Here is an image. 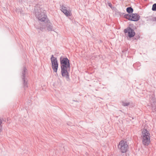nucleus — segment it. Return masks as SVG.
I'll list each match as a JSON object with an SVG mask.
<instances>
[{
  "mask_svg": "<svg viewBox=\"0 0 156 156\" xmlns=\"http://www.w3.org/2000/svg\"><path fill=\"white\" fill-rule=\"evenodd\" d=\"M108 5L110 7H111L112 4H111V3H108Z\"/></svg>",
  "mask_w": 156,
  "mask_h": 156,
  "instance_id": "14",
  "label": "nucleus"
},
{
  "mask_svg": "<svg viewBox=\"0 0 156 156\" xmlns=\"http://www.w3.org/2000/svg\"><path fill=\"white\" fill-rule=\"evenodd\" d=\"M61 73L62 76L68 78V73L67 72L68 69L70 68H61Z\"/></svg>",
  "mask_w": 156,
  "mask_h": 156,
  "instance_id": "6",
  "label": "nucleus"
},
{
  "mask_svg": "<svg viewBox=\"0 0 156 156\" xmlns=\"http://www.w3.org/2000/svg\"><path fill=\"white\" fill-rule=\"evenodd\" d=\"M140 18V16L137 13H132L131 14H127V20L133 21H137Z\"/></svg>",
  "mask_w": 156,
  "mask_h": 156,
  "instance_id": "4",
  "label": "nucleus"
},
{
  "mask_svg": "<svg viewBox=\"0 0 156 156\" xmlns=\"http://www.w3.org/2000/svg\"><path fill=\"white\" fill-rule=\"evenodd\" d=\"M37 16L38 20L41 21H44L46 20V16L44 13H42L38 15H37Z\"/></svg>",
  "mask_w": 156,
  "mask_h": 156,
  "instance_id": "9",
  "label": "nucleus"
},
{
  "mask_svg": "<svg viewBox=\"0 0 156 156\" xmlns=\"http://www.w3.org/2000/svg\"><path fill=\"white\" fill-rule=\"evenodd\" d=\"M153 102H154L155 101V100H153Z\"/></svg>",
  "mask_w": 156,
  "mask_h": 156,
  "instance_id": "17",
  "label": "nucleus"
},
{
  "mask_svg": "<svg viewBox=\"0 0 156 156\" xmlns=\"http://www.w3.org/2000/svg\"><path fill=\"white\" fill-rule=\"evenodd\" d=\"M152 10L153 11H156V3L154 4L153 5Z\"/></svg>",
  "mask_w": 156,
  "mask_h": 156,
  "instance_id": "11",
  "label": "nucleus"
},
{
  "mask_svg": "<svg viewBox=\"0 0 156 156\" xmlns=\"http://www.w3.org/2000/svg\"><path fill=\"white\" fill-rule=\"evenodd\" d=\"M136 65V64H134V66H135Z\"/></svg>",
  "mask_w": 156,
  "mask_h": 156,
  "instance_id": "18",
  "label": "nucleus"
},
{
  "mask_svg": "<svg viewBox=\"0 0 156 156\" xmlns=\"http://www.w3.org/2000/svg\"><path fill=\"white\" fill-rule=\"evenodd\" d=\"M61 68H70V65L69 59L67 58H63L60 62Z\"/></svg>",
  "mask_w": 156,
  "mask_h": 156,
  "instance_id": "5",
  "label": "nucleus"
},
{
  "mask_svg": "<svg viewBox=\"0 0 156 156\" xmlns=\"http://www.w3.org/2000/svg\"><path fill=\"white\" fill-rule=\"evenodd\" d=\"M51 63L52 68L54 72L57 73L58 67V63L56 58L52 56L51 58Z\"/></svg>",
  "mask_w": 156,
  "mask_h": 156,
  "instance_id": "2",
  "label": "nucleus"
},
{
  "mask_svg": "<svg viewBox=\"0 0 156 156\" xmlns=\"http://www.w3.org/2000/svg\"><path fill=\"white\" fill-rule=\"evenodd\" d=\"M124 32L125 33H127V29H125L124 30Z\"/></svg>",
  "mask_w": 156,
  "mask_h": 156,
  "instance_id": "15",
  "label": "nucleus"
},
{
  "mask_svg": "<svg viewBox=\"0 0 156 156\" xmlns=\"http://www.w3.org/2000/svg\"><path fill=\"white\" fill-rule=\"evenodd\" d=\"M118 148L122 153L127 151V143L126 140H122L119 143Z\"/></svg>",
  "mask_w": 156,
  "mask_h": 156,
  "instance_id": "3",
  "label": "nucleus"
},
{
  "mask_svg": "<svg viewBox=\"0 0 156 156\" xmlns=\"http://www.w3.org/2000/svg\"><path fill=\"white\" fill-rule=\"evenodd\" d=\"M127 119H129V120H131L132 119H133V117H131L129 115L128 116V118L127 117Z\"/></svg>",
  "mask_w": 156,
  "mask_h": 156,
  "instance_id": "13",
  "label": "nucleus"
},
{
  "mask_svg": "<svg viewBox=\"0 0 156 156\" xmlns=\"http://www.w3.org/2000/svg\"><path fill=\"white\" fill-rule=\"evenodd\" d=\"M129 103L127 102V106L129 105Z\"/></svg>",
  "mask_w": 156,
  "mask_h": 156,
  "instance_id": "16",
  "label": "nucleus"
},
{
  "mask_svg": "<svg viewBox=\"0 0 156 156\" xmlns=\"http://www.w3.org/2000/svg\"><path fill=\"white\" fill-rule=\"evenodd\" d=\"M149 20L152 21H156V17L150 18H149Z\"/></svg>",
  "mask_w": 156,
  "mask_h": 156,
  "instance_id": "12",
  "label": "nucleus"
},
{
  "mask_svg": "<svg viewBox=\"0 0 156 156\" xmlns=\"http://www.w3.org/2000/svg\"><path fill=\"white\" fill-rule=\"evenodd\" d=\"M142 142L145 146H148L150 143V134L146 129H144L142 132Z\"/></svg>",
  "mask_w": 156,
  "mask_h": 156,
  "instance_id": "1",
  "label": "nucleus"
},
{
  "mask_svg": "<svg viewBox=\"0 0 156 156\" xmlns=\"http://www.w3.org/2000/svg\"><path fill=\"white\" fill-rule=\"evenodd\" d=\"M133 11V8L131 7H127V13L130 14L132 13Z\"/></svg>",
  "mask_w": 156,
  "mask_h": 156,
  "instance_id": "10",
  "label": "nucleus"
},
{
  "mask_svg": "<svg viewBox=\"0 0 156 156\" xmlns=\"http://www.w3.org/2000/svg\"><path fill=\"white\" fill-rule=\"evenodd\" d=\"M125 16V17H126V16Z\"/></svg>",
  "mask_w": 156,
  "mask_h": 156,
  "instance_id": "19",
  "label": "nucleus"
},
{
  "mask_svg": "<svg viewBox=\"0 0 156 156\" xmlns=\"http://www.w3.org/2000/svg\"><path fill=\"white\" fill-rule=\"evenodd\" d=\"M61 10L66 16H71V11H68L66 9L65 7L62 6Z\"/></svg>",
  "mask_w": 156,
  "mask_h": 156,
  "instance_id": "8",
  "label": "nucleus"
},
{
  "mask_svg": "<svg viewBox=\"0 0 156 156\" xmlns=\"http://www.w3.org/2000/svg\"><path fill=\"white\" fill-rule=\"evenodd\" d=\"M127 33L129 37H132L134 36L135 33L134 30L130 27L127 28Z\"/></svg>",
  "mask_w": 156,
  "mask_h": 156,
  "instance_id": "7",
  "label": "nucleus"
}]
</instances>
